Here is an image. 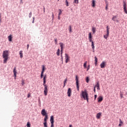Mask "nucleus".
I'll use <instances>...</instances> for the list:
<instances>
[{"mask_svg":"<svg viewBox=\"0 0 127 127\" xmlns=\"http://www.w3.org/2000/svg\"><path fill=\"white\" fill-rule=\"evenodd\" d=\"M2 56L3 58L4 59L3 63L4 64L7 62V60L8 59V51H4L3 52Z\"/></svg>","mask_w":127,"mask_h":127,"instance_id":"f257e3e1","label":"nucleus"},{"mask_svg":"<svg viewBox=\"0 0 127 127\" xmlns=\"http://www.w3.org/2000/svg\"><path fill=\"white\" fill-rule=\"evenodd\" d=\"M81 95L84 100H86L87 103H89V96H88V93H87V91H82Z\"/></svg>","mask_w":127,"mask_h":127,"instance_id":"f03ea898","label":"nucleus"},{"mask_svg":"<svg viewBox=\"0 0 127 127\" xmlns=\"http://www.w3.org/2000/svg\"><path fill=\"white\" fill-rule=\"evenodd\" d=\"M43 86L44 88V94L45 96H47V93H48V88H47V85H46V81L43 80Z\"/></svg>","mask_w":127,"mask_h":127,"instance_id":"7ed1b4c3","label":"nucleus"},{"mask_svg":"<svg viewBox=\"0 0 127 127\" xmlns=\"http://www.w3.org/2000/svg\"><path fill=\"white\" fill-rule=\"evenodd\" d=\"M75 81L77 91H79V77H78V75L75 76Z\"/></svg>","mask_w":127,"mask_h":127,"instance_id":"20e7f679","label":"nucleus"},{"mask_svg":"<svg viewBox=\"0 0 127 127\" xmlns=\"http://www.w3.org/2000/svg\"><path fill=\"white\" fill-rule=\"evenodd\" d=\"M123 7H124V10L125 12V13L127 14V3L126 2V1H123Z\"/></svg>","mask_w":127,"mask_h":127,"instance_id":"39448f33","label":"nucleus"},{"mask_svg":"<svg viewBox=\"0 0 127 127\" xmlns=\"http://www.w3.org/2000/svg\"><path fill=\"white\" fill-rule=\"evenodd\" d=\"M65 63H68V61H69L70 60V58L69 57V55H68V54H65Z\"/></svg>","mask_w":127,"mask_h":127,"instance_id":"423d86ee","label":"nucleus"},{"mask_svg":"<svg viewBox=\"0 0 127 127\" xmlns=\"http://www.w3.org/2000/svg\"><path fill=\"white\" fill-rule=\"evenodd\" d=\"M106 63L104 61L102 62V63L100 64V67L101 68H105L106 67Z\"/></svg>","mask_w":127,"mask_h":127,"instance_id":"0eeeda50","label":"nucleus"},{"mask_svg":"<svg viewBox=\"0 0 127 127\" xmlns=\"http://www.w3.org/2000/svg\"><path fill=\"white\" fill-rule=\"evenodd\" d=\"M41 114L43 117H44V116H47V113H46L45 109H43L41 112Z\"/></svg>","mask_w":127,"mask_h":127,"instance_id":"6e6552de","label":"nucleus"},{"mask_svg":"<svg viewBox=\"0 0 127 127\" xmlns=\"http://www.w3.org/2000/svg\"><path fill=\"white\" fill-rule=\"evenodd\" d=\"M71 93H72V90L71 88H69L67 90V96L68 97H71Z\"/></svg>","mask_w":127,"mask_h":127,"instance_id":"1a4fd4ad","label":"nucleus"},{"mask_svg":"<svg viewBox=\"0 0 127 127\" xmlns=\"http://www.w3.org/2000/svg\"><path fill=\"white\" fill-rule=\"evenodd\" d=\"M88 39L89 42H93V41H92V34L91 33H89L88 34Z\"/></svg>","mask_w":127,"mask_h":127,"instance_id":"9d476101","label":"nucleus"},{"mask_svg":"<svg viewBox=\"0 0 127 127\" xmlns=\"http://www.w3.org/2000/svg\"><path fill=\"white\" fill-rule=\"evenodd\" d=\"M61 51H63V48H64V44L63 43H60Z\"/></svg>","mask_w":127,"mask_h":127,"instance_id":"9b49d317","label":"nucleus"},{"mask_svg":"<svg viewBox=\"0 0 127 127\" xmlns=\"http://www.w3.org/2000/svg\"><path fill=\"white\" fill-rule=\"evenodd\" d=\"M101 116H102V113H99L96 115V119L100 120L101 119Z\"/></svg>","mask_w":127,"mask_h":127,"instance_id":"f8f14e48","label":"nucleus"},{"mask_svg":"<svg viewBox=\"0 0 127 127\" xmlns=\"http://www.w3.org/2000/svg\"><path fill=\"white\" fill-rule=\"evenodd\" d=\"M44 117H45L44 119V123H47V120H48V115H45Z\"/></svg>","mask_w":127,"mask_h":127,"instance_id":"ddd939ff","label":"nucleus"},{"mask_svg":"<svg viewBox=\"0 0 127 127\" xmlns=\"http://www.w3.org/2000/svg\"><path fill=\"white\" fill-rule=\"evenodd\" d=\"M51 124L54 123V116H52L50 119Z\"/></svg>","mask_w":127,"mask_h":127,"instance_id":"4468645a","label":"nucleus"},{"mask_svg":"<svg viewBox=\"0 0 127 127\" xmlns=\"http://www.w3.org/2000/svg\"><path fill=\"white\" fill-rule=\"evenodd\" d=\"M92 7H95V6H96V0H92Z\"/></svg>","mask_w":127,"mask_h":127,"instance_id":"2eb2a0df","label":"nucleus"},{"mask_svg":"<svg viewBox=\"0 0 127 127\" xmlns=\"http://www.w3.org/2000/svg\"><path fill=\"white\" fill-rule=\"evenodd\" d=\"M16 73H17L16 72V67H14V68L13 69V73H14V76L15 77H15H16Z\"/></svg>","mask_w":127,"mask_h":127,"instance_id":"dca6fc26","label":"nucleus"},{"mask_svg":"<svg viewBox=\"0 0 127 127\" xmlns=\"http://www.w3.org/2000/svg\"><path fill=\"white\" fill-rule=\"evenodd\" d=\"M98 103H101V102H102V101H103V97L102 96H99L98 98Z\"/></svg>","mask_w":127,"mask_h":127,"instance_id":"f3484780","label":"nucleus"},{"mask_svg":"<svg viewBox=\"0 0 127 127\" xmlns=\"http://www.w3.org/2000/svg\"><path fill=\"white\" fill-rule=\"evenodd\" d=\"M94 87H95V88H97V90H100V84H99V82L97 83V84L95 85Z\"/></svg>","mask_w":127,"mask_h":127,"instance_id":"a211bd4d","label":"nucleus"},{"mask_svg":"<svg viewBox=\"0 0 127 127\" xmlns=\"http://www.w3.org/2000/svg\"><path fill=\"white\" fill-rule=\"evenodd\" d=\"M110 27L109 26H107L106 27V31L107 33L110 34Z\"/></svg>","mask_w":127,"mask_h":127,"instance_id":"6ab92c4d","label":"nucleus"},{"mask_svg":"<svg viewBox=\"0 0 127 127\" xmlns=\"http://www.w3.org/2000/svg\"><path fill=\"white\" fill-rule=\"evenodd\" d=\"M94 59H95V66H97V64H98V58H97V57H94Z\"/></svg>","mask_w":127,"mask_h":127,"instance_id":"aec40b11","label":"nucleus"},{"mask_svg":"<svg viewBox=\"0 0 127 127\" xmlns=\"http://www.w3.org/2000/svg\"><path fill=\"white\" fill-rule=\"evenodd\" d=\"M22 52H23L22 51H20L19 52V55L21 59L23 58V54L22 53Z\"/></svg>","mask_w":127,"mask_h":127,"instance_id":"412c9836","label":"nucleus"},{"mask_svg":"<svg viewBox=\"0 0 127 127\" xmlns=\"http://www.w3.org/2000/svg\"><path fill=\"white\" fill-rule=\"evenodd\" d=\"M117 17H118L117 15H113L112 18V20L113 21H116V18H117Z\"/></svg>","mask_w":127,"mask_h":127,"instance_id":"4be33fe9","label":"nucleus"},{"mask_svg":"<svg viewBox=\"0 0 127 127\" xmlns=\"http://www.w3.org/2000/svg\"><path fill=\"white\" fill-rule=\"evenodd\" d=\"M91 30L93 33V34H95V33L96 32V28H95V27H92Z\"/></svg>","mask_w":127,"mask_h":127,"instance_id":"5701e85b","label":"nucleus"},{"mask_svg":"<svg viewBox=\"0 0 127 127\" xmlns=\"http://www.w3.org/2000/svg\"><path fill=\"white\" fill-rule=\"evenodd\" d=\"M8 39L9 41H12V37L11 36V35L8 36Z\"/></svg>","mask_w":127,"mask_h":127,"instance_id":"b1692460","label":"nucleus"},{"mask_svg":"<svg viewBox=\"0 0 127 127\" xmlns=\"http://www.w3.org/2000/svg\"><path fill=\"white\" fill-rule=\"evenodd\" d=\"M91 47L93 50H95V46L94 45V42H92L91 43Z\"/></svg>","mask_w":127,"mask_h":127,"instance_id":"393cba45","label":"nucleus"},{"mask_svg":"<svg viewBox=\"0 0 127 127\" xmlns=\"http://www.w3.org/2000/svg\"><path fill=\"white\" fill-rule=\"evenodd\" d=\"M57 55L58 56H60V49H58L57 52Z\"/></svg>","mask_w":127,"mask_h":127,"instance_id":"a878e982","label":"nucleus"},{"mask_svg":"<svg viewBox=\"0 0 127 127\" xmlns=\"http://www.w3.org/2000/svg\"><path fill=\"white\" fill-rule=\"evenodd\" d=\"M109 34L107 33L106 35H104V38H105V39H108V37H109Z\"/></svg>","mask_w":127,"mask_h":127,"instance_id":"bb28decb","label":"nucleus"},{"mask_svg":"<svg viewBox=\"0 0 127 127\" xmlns=\"http://www.w3.org/2000/svg\"><path fill=\"white\" fill-rule=\"evenodd\" d=\"M66 83H67V78H65L64 81V88L66 86Z\"/></svg>","mask_w":127,"mask_h":127,"instance_id":"cd10ccee","label":"nucleus"},{"mask_svg":"<svg viewBox=\"0 0 127 127\" xmlns=\"http://www.w3.org/2000/svg\"><path fill=\"white\" fill-rule=\"evenodd\" d=\"M65 5L66 6H69V2H68L67 0H65Z\"/></svg>","mask_w":127,"mask_h":127,"instance_id":"c85d7f7f","label":"nucleus"},{"mask_svg":"<svg viewBox=\"0 0 127 127\" xmlns=\"http://www.w3.org/2000/svg\"><path fill=\"white\" fill-rule=\"evenodd\" d=\"M74 3H76V4H78L79 3V0H74Z\"/></svg>","mask_w":127,"mask_h":127,"instance_id":"c756f323","label":"nucleus"},{"mask_svg":"<svg viewBox=\"0 0 127 127\" xmlns=\"http://www.w3.org/2000/svg\"><path fill=\"white\" fill-rule=\"evenodd\" d=\"M59 14H58V15H59V16H60V15H61V13H62V10H61V9H59Z\"/></svg>","mask_w":127,"mask_h":127,"instance_id":"7c9ffc66","label":"nucleus"},{"mask_svg":"<svg viewBox=\"0 0 127 127\" xmlns=\"http://www.w3.org/2000/svg\"><path fill=\"white\" fill-rule=\"evenodd\" d=\"M83 66H84V68H86V67H87V62H85L84 63Z\"/></svg>","mask_w":127,"mask_h":127,"instance_id":"2f4dec72","label":"nucleus"},{"mask_svg":"<svg viewBox=\"0 0 127 127\" xmlns=\"http://www.w3.org/2000/svg\"><path fill=\"white\" fill-rule=\"evenodd\" d=\"M42 71H44V72L45 71V66L44 65H42Z\"/></svg>","mask_w":127,"mask_h":127,"instance_id":"473e14b6","label":"nucleus"},{"mask_svg":"<svg viewBox=\"0 0 127 127\" xmlns=\"http://www.w3.org/2000/svg\"><path fill=\"white\" fill-rule=\"evenodd\" d=\"M43 125H44V127H47V122H44Z\"/></svg>","mask_w":127,"mask_h":127,"instance_id":"72a5a7b5","label":"nucleus"},{"mask_svg":"<svg viewBox=\"0 0 127 127\" xmlns=\"http://www.w3.org/2000/svg\"><path fill=\"white\" fill-rule=\"evenodd\" d=\"M46 79H47V76L46 75H45L43 78V81H46Z\"/></svg>","mask_w":127,"mask_h":127,"instance_id":"f704fd0d","label":"nucleus"},{"mask_svg":"<svg viewBox=\"0 0 127 127\" xmlns=\"http://www.w3.org/2000/svg\"><path fill=\"white\" fill-rule=\"evenodd\" d=\"M26 126L27 127H30V123L29 122H27Z\"/></svg>","mask_w":127,"mask_h":127,"instance_id":"c9c22d12","label":"nucleus"},{"mask_svg":"<svg viewBox=\"0 0 127 127\" xmlns=\"http://www.w3.org/2000/svg\"><path fill=\"white\" fill-rule=\"evenodd\" d=\"M54 40L55 44H57V38H55Z\"/></svg>","mask_w":127,"mask_h":127,"instance_id":"e433bc0d","label":"nucleus"},{"mask_svg":"<svg viewBox=\"0 0 127 127\" xmlns=\"http://www.w3.org/2000/svg\"><path fill=\"white\" fill-rule=\"evenodd\" d=\"M32 15V12H30L29 14V17L30 18Z\"/></svg>","mask_w":127,"mask_h":127,"instance_id":"4c0bfd02","label":"nucleus"},{"mask_svg":"<svg viewBox=\"0 0 127 127\" xmlns=\"http://www.w3.org/2000/svg\"><path fill=\"white\" fill-rule=\"evenodd\" d=\"M69 32H72V28L71 27V26H69Z\"/></svg>","mask_w":127,"mask_h":127,"instance_id":"58836bf2","label":"nucleus"},{"mask_svg":"<svg viewBox=\"0 0 127 127\" xmlns=\"http://www.w3.org/2000/svg\"><path fill=\"white\" fill-rule=\"evenodd\" d=\"M86 82L87 83L89 82V77H86Z\"/></svg>","mask_w":127,"mask_h":127,"instance_id":"ea45409f","label":"nucleus"},{"mask_svg":"<svg viewBox=\"0 0 127 127\" xmlns=\"http://www.w3.org/2000/svg\"><path fill=\"white\" fill-rule=\"evenodd\" d=\"M51 127H54V123H51Z\"/></svg>","mask_w":127,"mask_h":127,"instance_id":"a19ab883","label":"nucleus"},{"mask_svg":"<svg viewBox=\"0 0 127 127\" xmlns=\"http://www.w3.org/2000/svg\"><path fill=\"white\" fill-rule=\"evenodd\" d=\"M24 85V80H22V85L23 86Z\"/></svg>","mask_w":127,"mask_h":127,"instance_id":"79ce46f5","label":"nucleus"},{"mask_svg":"<svg viewBox=\"0 0 127 127\" xmlns=\"http://www.w3.org/2000/svg\"><path fill=\"white\" fill-rule=\"evenodd\" d=\"M120 124H124V123L123 122V121H122V120L120 119Z\"/></svg>","mask_w":127,"mask_h":127,"instance_id":"37998d69","label":"nucleus"},{"mask_svg":"<svg viewBox=\"0 0 127 127\" xmlns=\"http://www.w3.org/2000/svg\"><path fill=\"white\" fill-rule=\"evenodd\" d=\"M120 97H121V99H123V93H120Z\"/></svg>","mask_w":127,"mask_h":127,"instance_id":"c03bdc74","label":"nucleus"},{"mask_svg":"<svg viewBox=\"0 0 127 127\" xmlns=\"http://www.w3.org/2000/svg\"><path fill=\"white\" fill-rule=\"evenodd\" d=\"M1 14L0 13V22L1 21Z\"/></svg>","mask_w":127,"mask_h":127,"instance_id":"a18cd8bd","label":"nucleus"},{"mask_svg":"<svg viewBox=\"0 0 127 127\" xmlns=\"http://www.w3.org/2000/svg\"><path fill=\"white\" fill-rule=\"evenodd\" d=\"M34 17H33V21H32V23H34Z\"/></svg>","mask_w":127,"mask_h":127,"instance_id":"49530a36","label":"nucleus"},{"mask_svg":"<svg viewBox=\"0 0 127 127\" xmlns=\"http://www.w3.org/2000/svg\"><path fill=\"white\" fill-rule=\"evenodd\" d=\"M90 69V65H88V66L87 67V71H88V70H89Z\"/></svg>","mask_w":127,"mask_h":127,"instance_id":"de8ad7c7","label":"nucleus"},{"mask_svg":"<svg viewBox=\"0 0 127 127\" xmlns=\"http://www.w3.org/2000/svg\"><path fill=\"white\" fill-rule=\"evenodd\" d=\"M43 74H44V71L42 70L41 74L43 75Z\"/></svg>","mask_w":127,"mask_h":127,"instance_id":"09e8293b","label":"nucleus"},{"mask_svg":"<svg viewBox=\"0 0 127 127\" xmlns=\"http://www.w3.org/2000/svg\"><path fill=\"white\" fill-rule=\"evenodd\" d=\"M28 48H29V45H27V49L28 50Z\"/></svg>","mask_w":127,"mask_h":127,"instance_id":"8fccbe9b","label":"nucleus"},{"mask_svg":"<svg viewBox=\"0 0 127 127\" xmlns=\"http://www.w3.org/2000/svg\"><path fill=\"white\" fill-rule=\"evenodd\" d=\"M94 93H96V87H94Z\"/></svg>","mask_w":127,"mask_h":127,"instance_id":"3c124183","label":"nucleus"},{"mask_svg":"<svg viewBox=\"0 0 127 127\" xmlns=\"http://www.w3.org/2000/svg\"><path fill=\"white\" fill-rule=\"evenodd\" d=\"M94 99H95V100H96V99H97V95H94Z\"/></svg>","mask_w":127,"mask_h":127,"instance_id":"603ef678","label":"nucleus"},{"mask_svg":"<svg viewBox=\"0 0 127 127\" xmlns=\"http://www.w3.org/2000/svg\"><path fill=\"white\" fill-rule=\"evenodd\" d=\"M52 17H53V19H54V14H52Z\"/></svg>","mask_w":127,"mask_h":127,"instance_id":"864d4df0","label":"nucleus"},{"mask_svg":"<svg viewBox=\"0 0 127 127\" xmlns=\"http://www.w3.org/2000/svg\"><path fill=\"white\" fill-rule=\"evenodd\" d=\"M43 77V74H41V79H42Z\"/></svg>","mask_w":127,"mask_h":127,"instance_id":"5fc2aeb1","label":"nucleus"},{"mask_svg":"<svg viewBox=\"0 0 127 127\" xmlns=\"http://www.w3.org/2000/svg\"><path fill=\"white\" fill-rule=\"evenodd\" d=\"M29 97H30V93H29V94H28L27 97H28V98H29Z\"/></svg>","mask_w":127,"mask_h":127,"instance_id":"6e6d98bb","label":"nucleus"},{"mask_svg":"<svg viewBox=\"0 0 127 127\" xmlns=\"http://www.w3.org/2000/svg\"><path fill=\"white\" fill-rule=\"evenodd\" d=\"M106 10H108V4H107V5H106Z\"/></svg>","mask_w":127,"mask_h":127,"instance_id":"4d7b16f0","label":"nucleus"},{"mask_svg":"<svg viewBox=\"0 0 127 127\" xmlns=\"http://www.w3.org/2000/svg\"><path fill=\"white\" fill-rule=\"evenodd\" d=\"M61 60H62V63H63V58H61Z\"/></svg>","mask_w":127,"mask_h":127,"instance_id":"13d9d810","label":"nucleus"},{"mask_svg":"<svg viewBox=\"0 0 127 127\" xmlns=\"http://www.w3.org/2000/svg\"><path fill=\"white\" fill-rule=\"evenodd\" d=\"M119 127H122V124H121L120 123L119 125Z\"/></svg>","mask_w":127,"mask_h":127,"instance_id":"bf43d9fd","label":"nucleus"},{"mask_svg":"<svg viewBox=\"0 0 127 127\" xmlns=\"http://www.w3.org/2000/svg\"><path fill=\"white\" fill-rule=\"evenodd\" d=\"M58 19L60 20V16H58Z\"/></svg>","mask_w":127,"mask_h":127,"instance_id":"052dcab7","label":"nucleus"},{"mask_svg":"<svg viewBox=\"0 0 127 127\" xmlns=\"http://www.w3.org/2000/svg\"><path fill=\"white\" fill-rule=\"evenodd\" d=\"M44 12H45V7H44Z\"/></svg>","mask_w":127,"mask_h":127,"instance_id":"680f3d73","label":"nucleus"},{"mask_svg":"<svg viewBox=\"0 0 127 127\" xmlns=\"http://www.w3.org/2000/svg\"><path fill=\"white\" fill-rule=\"evenodd\" d=\"M63 53V51H61V55H62Z\"/></svg>","mask_w":127,"mask_h":127,"instance_id":"e2e57ef3","label":"nucleus"},{"mask_svg":"<svg viewBox=\"0 0 127 127\" xmlns=\"http://www.w3.org/2000/svg\"><path fill=\"white\" fill-rule=\"evenodd\" d=\"M61 58H63V56L62 55H61Z\"/></svg>","mask_w":127,"mask_h":127,"instance_id":"0e129e2a","label":"nucleus"},{"mask_svg":"<svg viewBox=\"0 0 127 127\" xmlns=\"http://www.w3.org/2000/svg\"><path fill=\"white\" fill-rule=\"evenodd\" d=\"M69 127H72V125H70L69 126Z\"/></svg>","mask_w":127,"mask_h":127,"instance_id":"69168bd1","label":"nucleus"},{"mask_svg":"<svg viewBox=\"0 0 127 127\" xmlns=\"http://www.w3.org/2000/svg\"><path fill=\"white\" fill-rule=\"evenodd\" d=\"M117 22H119V20H116Z\"/></svg>","mask_w":127,"mask_h":127,"instance_id":"338daca9","label":"nucleus"},{"mask_svg":"<svg viewBox=\"0 0 127 127\" xmlns=\"http://www.w3.org/2000/svg\"><path fill=\"white\" fill-rule=\"evenodd\" d=\"M58 0V1H59V0Z\"/></svg>","mask_w":127,"mask_h":127,"instance_id":"774afa93","label":"nucleus"}]
</instances>
